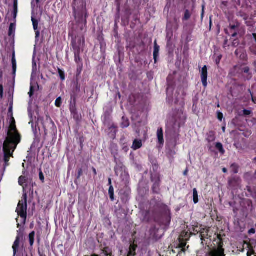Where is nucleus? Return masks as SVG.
<instances>
[{
    "mask_svg": "<svg viewBox=\"0 0 256 256\" xmlns=\"http://www.w3.org/2000/svg\"><path fill=\"white\" fill-rule=\"evenodd\" d=\"M73 8L74 12V16L76 22L82 24L80 28L82 30L84 25L86 24L88 13L86 10V2L85 0H74Z\"/></svg>",
    "mask_w": 256,
    "mask_h": 256,
    "instance_id": "f257e3e1",
    "label": "nucleus"
},
{
    "mask_svg": "<svg viewBox=\"0 0 256 256\" xmlns=\"http://www.w3.org/2000/svg\"><path fill=\"white\" fill-rule=\"evenodd\" d=\"M12 122L7 132V136L4 142L18 146L21 141V136L16 129L14 118H12Z\"/></svg>",
    "mask_w": 256,
    "mask_h": 256,
    "instance_id": "f03ea898",
    "label": "nucleus"
},
{
    "mask_svg": "<svg viewBox=\"0 0 256 256\" xmlns=\"http://www.w3.org/2000/svg\"><path fill=\"white\" fill-rule=\"evenodd\" d=\"M17 146H14L12 144L4 142L3 150L4 152V168L9 166L8 162L10 156H12L13 153Z\"/></svg>",
    "mask_w": 256,
    "mask_h": 256,
    "instance_id": "7ed1b4c3",
    "label": "nucleus"
},
{
    "mask_svg": "<svg viewBox=\"0 0 256 256\" xmlns=\"http://www.w3.org/2000/svg\"><path fill=\"white\" fill-rule=\"evenodd\" d=\"M23 200H20L18 204L16 212L22 218H24V221L26 220L27 213V195L24 194L22 196Z\"/></svg>",
    "mask_w": 256,
    "mask_h": 256,
    "instance_id": "20e7f679",
    "label": "nucleus"
},
{
    "mask_svg": "<svg viewBox=\"0 0 256 256\" xmlns=\"http://www.w3.org/2000/svg\"><path fill=\"white\" fill-rule=\"evenodd\" d=\"M151 181L153 182L152 190L154 194H159L160 192V176L155 175L150 178Z\"/></svg>",
    "mask_w": 256,
    "mask_h": 256,
    "instance_id": "39448f33",
    "label": "nucleus"
},
{
    "mask_svg": "<svg viewBox=\"0 0 256 256\" xmlns=\"http://www.w3.org/2000/svg\"><path fill=\"white\" fill-rule=\"evenodd\" d=\"M84 41L83 36H78L72 38V45L75 52H80L84 46Z\"/></svg>",
    "mask_w": 256,
    "mask_h": 256,
    "instance_id": "423d86ee",
    "label": "nucleus"
},
{
    "mask_svg": "<svg viewBox=\"0 0 256 256\" xmlns=\"http://www.w3.org/2000/svg\"><path fill=\"white\" fill-rule=\"evenodd\" d=\"M208 256H226L223 242H220L217 248H214L208 253Z\"/></svg>",
    "mask_w": 256,
    "mask_h": 256,
    "instance_id": "0eeeda50",
    "label": "nucleus"
},
{
    "mask_svg": "<svg viewBox=\"0 0 256 256\" xmlns=\"http://www.w3.org/2000/svg\"><path fill=\"white\" fill-rule=\"evenodd\" d=\"M24 237V232L20 230L17 231V236L16 240L12 246V250L14 252V256H15L17 252L18 249L20 246V240H22Z\"/></svg>",
    "mask_w": 256,
    "mask_h": 256,
    "instance_id": "6e6552de",
    "label": "nucleus"
},
{
    "mask_svg": "<svg viewBox=\"0 0 256 256\" xmlns=\"http://www.w3.org/2000/svg\"><path fill=\"white\" fill-rule=\"evenodd\" d=\"M200 72L202 85L204 88H206L208 86V68L206 65H204V66L202 68L201 70H200Z\"/></svg>",
    "mask_w": 256,
    "mask_h": 256,
    "instance_id": "1a4fd4ad",
    "label": "nucleus"
},
{
    "mask_svg": "<svg viewBox=\"0 0 256 256\" xmlns=\"http://www.w3.org/2000/svg\"><path fill=\"white\" fill-rule=\"evenodd\" d=\"M208 232L209 230L208 228H202L200 229V238L202 242L205 240L206 238H208Z\"/></svg>",
    "mask_w": 256,
    "mask_h": 256,
    "instance_id": "9d476101",
    "label": "nucleus"
},
{
    "mask_svg": "<svg viewBox=\"0 0 256 256\" xmlns=\"http://www.w3.org/2000/svg\"><path fill=\"white\" fill-rule=\"evenodd\" d=\"M206 140L208 142L210 143L214 142L216 140V133L214 131L210 130L206 134Z\"/></svg>",
    "mask_w": 256,
    "mask_h": 256,
    "instance_id": "9b49d317",
    "label": "nucleus"
},
{
    "mask_svg": "<svg viewBox=\"0 0 256 256\" xmlns=\"http://www.w3.org/2000/svg\"><path fill=\"white\" fill-rule=\"evenodd\" d=\"M157 137L158 143L160 144H163L164 143V140L163 138V130L162 128H159L158 130Z\"/></svg>",
    "mask_w": 256,
    "mask_h": 256,
    "instance_id": "f8f14e48",
    "label": "nucleus"
},
{
    "mask_svg": "<svg viewBox=\"0 0 256 256\" xmlns=\"http://www.w3.org/2000/svg\"><path fill=\"white\" fill-rule=\"evenodd\" d=\"M142 146V141L141 140L135 139L132 143V148L134 150H137Z\"/></svg>",
    "mask_w": 256,
    "mask_h": 256,
    "instance_id": "ddd939ff",
    "label": "nucleus"
},
{
    "mask_svg": "<svg viewBox=\"0 0 256 256\" xmlns=\"http://www.w3.org/2000/svg\"><path fill=\"white\" fill-rule=\"evenodd\" d=\"M159 50H160V46L158 45V44L156 43V40H155L154 42V58L155 63H156L157 62L156 59L158 56Z\"/></svg>",
    "mask_w": 256,
    "mask_h": 256,
    "instance_id": "4468645a",
    "label": "nucleus"
},
{
    "mask_svg": "<svg viewBox=\"0 0 256 256\" xmlns=\"http://www.w3.org/2000/svg\"><path fill=\"white\" fill-rule=\"evenodd\" d=\"M180 242L178 244V248H180V252H178V254H180V252H184L186 251L185 246L186 245V242L180 238H179Z\"/></svg>",
    "mask_w": 256,
    "mask_h": 256,
    "instance_id": "2eb2a0df",
    "label": "nucleus"
},
{
    "mask_svg": "<svg viewBox=\"0 0 256 256\" xmlns=\"http://www.w3.org/2000/svg\"><path fill=\"white\" fill-rule=\"evenodd\" d=\"M16 30V24L14 23H11L10 24L9 29H8V36H12V37H14V34Z\"/></svg>",
    "mask_w": 256,
    "mask_h": 256,
    "instance_id": "dca6fc26",
    "label": "nucleus"
},
{
    "mask_svg": "<svg viewBox=\"0 0 256 256\" xmlns=\"http://www.w3.org/2000/svg\"><path fill=\"white\" fill-rule=\"evenodd\" d=\"M143 221L148 222L150 220V210H145L142 212Z\"/></svg>",
    "mask_w": 256,
    "mask_h": 256,
    "instance_id": "f3484780",
    "label": "nucleus"
},
{
    "mask_svg": "<svg viewBox=\"0 0 256 256\" xmlns=\"http://www.w3.org/2000/svg\"><path fill=\"white\" fill-rule=\"evenodd\" d=\"M239 168H240V166H238V164H237L236 163H234V164H232L230 166V168L232 172L234 174H236L238 173Z\"/></svg>",
    "mask_w": 256,
    "mask_h": 256,
    "instance_id": "a211bd4d",
    "label": "nucleus"
},
{
    "mask_svg": "<svg viewBox=\"0 0 256 256\" xmlns=\"http://www.w3.org/2000/svg\"><path fill=\"white\" fill-rule=\"evenodd\" d=\"M174 78L173 76L171 74H169L167 78V85L168 88L167 89L170 88L172 86H173L174 82H173Z\"/></svg>",
    "mask_w": 256,
    "mask_h": 256,
    "instance_id": "6ab92c4d",
    "label": "nucleus"
},
{
    "mask_svg": "<svg viewBox=\"0 0 256 256\" xmlns=\"http://www.w3.org/2000/svg\"><path fill=\"white\" fill-rule=\"evenodd\" d=\"M130 126L129 120L128 118L123 116L122 118V122L121 123V126L122 128H128Z\"/></svg>",
    "mask_w": 256,
    "mask_h": 256,
    "instance_id": "aec40b11",
    "label": "nucleus"
},
{
    "mask_svg": "<svg viewBox=\"0 0 256 256\" xmlns=\"http://www.w3.org/2000/svg\"><path fill=\"white\" fill-rule=\"evenodd\" d=\"M215 146L222 154H224L225 150L222 143L216 142Z\"/></svg>",
    "mask_w": 256,
    "mask_h": 256,
    "instance_id": "412c9836",
    "label": "nucleus"
},
{
    "mask_svg": "<svg viewBox=\"0 0 256 256\" xmlns=\"http://www.w3.org/2000/svg\"><path fill=\"white\" fill-rule=\"evenodd\" d=\"M34 236H35V232H32L28 236V239L30 242V244L31 246H32L34 244Z\"/></svg>",
    "mask_w": 256,
    "mask_h": 256,
    "instance_id": "4be33fe9",
    "label": "nucleus"
},
{
    "mask_svg": "<svg viewBox=\"0 0 256 256\" xmlns=\"http://www.w3.org/2000/svg\"><path fill=\"white\" fill-rule=\"evenodd\" d=\"M108 194L111 201L114 202V188L112 186H109L108 188Z\"/></svg>",
    "mask_w": 256,
    "mask_h": 256,
    "instance_id": "5701e85b",
    "label": "nucleus"
},
{
    "mask_svg": "<svg viewBox=\"0 0 256 256\" xmlns=\"http://www.w3.org/2000/svg\"><path fill=\"white\" fill-rule=\"evenodd\" d=\"M193 191V201L196 204L198 202V196L196 188H194L192 190Z\"/></svg>",
    "mask_w": 256,
    "mask_h": 256,
    "instance_id": "b1692460",
    "label": "nucleus"
},
{
    "mask_svg": "<svg viewBox=\"0 0 256 256\" xmlns=\"http://www.w3.org/2000/svg\"><path fill=\"white\" fill-rule=\"evenodd\" d=\"M28 178L24 176H20L18 178V184L21 186H24V184L27 182Z\"/></svg>",
    "mask_w": 256,
    "mask_h": 256,
    "instance_id": "393cba45",
    "label": "nucleus"
},
{
    "mask_svg": "<svg viewBox=\"0 0 256 256\" xmlns=\"http://www.w3.org/2000/svg\"><path fill=\"white\" fill-rule=\"evenodd\" d=\"M58 73L61 80L64 81L65 80V74L64 71L58 68Z\"/></svg>",
    "mask_w": 256,
    "mask_h": 256,
    "instance_id": "a878e982",
    "label": "nucleus"
},
{
    "mask_svg": "<svg viewBox=\"0 0 256 256\" xmlns=\"http://www.w3.org/2000/svg\"><path fill=\"white\" fill-rule=\"evenodd\" d=\"M32 20L33 24L34 29V30H36L38 28V21L33 17L32 18Z\"/></svg>",
    "mask_w": 256,
    "mask_h": 256,
    "instance_id": "bb28decb",
    "label": "nucleus"
},
{
    "mask_svg": "<svg viewBox=\"0 0 256 256\" xmlns=\"http://www.w3.org/2000/svg\"><path fill=\"white\" fill-rule=\"evenodd\" d=\"M191 16V14L188 10H186L184 12V16L183 20H188Z\"/></svg>",
    "mask_w": 256,
    "mask_h": 256,
    "instance_id": "cd10ccee",
    "label": "nucleus"
},
{
    "mask_svg": "<svg viewBox=\"0 0 256 256\" xmlns=\"http://www.w3.org/2000/svg\"><path fill=\"white\" fill-rule=\"evenodd\" d=\"M62 102L60 97L58 98L55 101V106L58 108H60L62 106Z\"/></svg>",
    "mask_w": 256,
    "mask_h": 256,
    "instance_id": "c85d7f7f",
    "label": "nucleus"
},
{
    "mask_svg": "<svg viewBox=\"0 0 256 256\" xmlns=\"http://www.w3.org/2000/svg\"><path fill=\"white\" fill-rule=\"evenodd\" d=\"M70 110L71 114L74 116V112H76V110L75 107V106H74V104H70Z\"/></svg>",
    "mask_w": 256,
    "mask_h": 256,
    "instance_id": "c756f323",
    "label": "nucleus"
},
{
    "mask_svg": "<svg viewBox=\"0 0 256 256\" xmlns=\"http://www.w3.org/2000/svg\"><path fill=\"white\" fill-rule=\"evenodd\" d=\"M16 66L17 65H12V75L13 79L14 80L16 78Z\"/></svg>",
    "mask_w": 256,
    "mask_h": 256,
    "instance_id": "7c9ffc66",
    "label": "nucleus"
},
{
    "mask_svg": "<svg viewBox=\"0 0 256 256\" xmlns=\"http://www.w3.org/2000/svg\"><path fill=\"white\" fill-rule=\"evenodd\" d=\"M79 52H74V54H75V60H76V63H79V62H81L80 59V56H79Z\"/></svg>",
    "mask_w": 256,
    "mask_h": 256,
    "instance_id": "2f4dec72",
    "label": "nucleus"
},
{
    "mask_svg": "<svg viewBox=\"0 0 256 256\" xmlns=\"http://www.w3.org/2000/svg\"><path fill=\"white\" fill-rule=\"evenodd\" d=\"M240 26V24L237 23L236 25L230 26V30H234L235 31H238V28Z\"/></svg>",
    "mask_w": 256,
    "mask_h": 256,
    "instance_id": "473e14b6",
    "label": "nucleus"
},
{
    "mask_svg": "<svg viewBox=\"0 0 256 256\" xmlns=\"http://www.w3.org/2000/svg\"><path fill=\"white\" fill-rule=\"evenodd\" d=\"M83 170L82 168H79L78 170V174L76 176V178L78 179L80 178V176L82 175Z\"/></svg>",
    "mask_w": 256,
    "mask_h": 256,
    "instance_id": "72a5a7b5",
    "label": "nucleus"
},
{
    "mask_svg": "<svg viewBox=\"0 0 256 256\" xmlns=\"http://www.w3.org/2000/svg\"><path fill=\"white\" fill-rule=\"evenodd\" d=\"M200 229L202 228H199L198 226L193 228V231L194 232V234H198L199 232L200 233Z\"/></svg>",
    "mask_w": 256,
    "mask_h": 256,
    "instance_id": "f704fd0d",
    "label": "nucleus"
},
{
    "mask_svg": "<svg viewBox=\"0 0 256 256\" xmlns=\"http://www.w3.org/2000/svg\"><path fill=\"white\" fill-rule=\"evenodd\" d=\"M34 87L33 86L31 85L30 87V92L28 93L30 97H32L34 95Z\"/></svg>",
    "mask_w": 256,
    "mask_h": 256,
    "instance_id": "c9c22d12",
    "label": "nucleus"
},
{
    "mask_svg": "<svg viewBox=\"0 0 256 256\" xmlns=\"http://www.w3.org/2000/svg\"><path fill=\"white\" fill-rule=\"evenodd\" d=\"M4 95V87L2 82L0 84V98H3Z\"/></svg>",
    "mask_w": 256,
    "mask_h": 256,
    "instance_id": "e433bc0d",
    "label": "nucleus"
},
{
    "mask_svg": "<svg viewBox=\"0 0 256 256\" xmlns=\"http://www.w3.org/2000/svg\"><path fill=\"white\" fill-rule=\"evenodd\" d=\"M32 75L36 76L37 75V66L36 64L32 65Z\"/></svg>",
    "mask_w": 256,
    "mask_h": 256,
    "instance_id": "4c0bfd02",
    "label": "nucleus"
},
{
    "mask_svg": "<svg viewBox=\"0 0 256 256\" xmlns=\"http://www.w3.org/2000/svg\"><path fill=\"white\" fill-rule=\"evenodd\" d=\"M13 18L14 20H15L18 13V8L13 7Z\"/></svg>",
    "mask_w": 256,
    "mask_h": 256,
    "instance_id": "58836bf2",
    "label": "nucleus"
},
{
    "mask_svg": "<svg viewBox=\"0 0 256 256\" xmlns=\"http://www.w3.org/2000/svg\"><path fill=\"white\" fill-rule=\"evenodd\" d=\"M250 247H249V249H250V252H248L247 253V256H251L252 254H255V252L254 250L252 249V248L250 246H249Z\"/></svg>",
    "mask_w": 256,
    "mask_h": 256,
    "instance_id": "ea45409f",
    "label": "nucleus"
},
{
    "mask_svg": "<svg viewBox=\"0 0 256 256\" xmlns=\"http://www.w3.org/2000/svg\"><path fill=\"white\" fill-rule=\"evenodd\" d=\"M217 118L220 121H222L223 118V114L220 112H217Z\"/></svg>",
    "mask_w": 256,
    "mask_h": 256,
    "instance_id": "a19ab883",
    "label": "nucleus"
},
{
    "mask_svg": "<svg viewBox=\"0 0 256 256\" xmlns=\"http://www.w3.org/2000/svg\"><path fill=\"white\" fill-rule=\"evenodd\" d=\"M12 64H16V60L15 59L14 51H13L12 58Z\"/></svg>",
    "mask_w": 256,
    "mask_h": 256,
    "instance_id": "79ce46f5",
    "label": "nucleus"
},
{
    "mask_svg": "<svg viewBox=\"0 0 256 256\" xmlns=\"http://www.w3.org/2000/svg\"><path fill=\"white\" fill-rule=\"evenodd\" d=\"M251 114V111L248 110H243V114L245 116H248Z\"/></svg>",
    "mask_w": 256,
    "mask_h": 256,
    "instance_id": "37998d69",
    "label": "nucleus"
},
{
    "mask_svg": "<svg viewBox=\"0 0 256 256\" xmlns=\"http://www.w3.org/2000/svg\"><path fill=\"white\" fill-rule=\"evenodd\" d=\"M238 44H239V42L236 40H234V41L232 43V46L234 47H236V46H238Z\"/></svg>",
    "mask_w": 256,
    "mask_h": 256,
    "instance_id": "c03bdc74",
    "label": "nucleus"
},
{
    "mask_svg": "<svg viewBox=\"0 0 256 256\" xmlns=\"http://www.w3.org/2000/svg\"><path fill=\"white\" fill-rule=\"evenodd\" d=\"M255 232H256V230H255V229H254V228H250V229L248 230V234H255Z\"/></svg>",
    "mask_w": 256,
    "mask_h": 256,
    "instance_id": "a18cd8bd",
    "label": "nucleus"
},
{
    "mask_svg": "<svg viewBox=\"0 0 256 256\" xmlns=\"http://www.w3.org/2000/svg\"><path fill=\"white\" fill-rule=\"evenodd\" d=\"M117 127L114 125V124H112L110 128V130H112V132L113 130H114V132L116 133V129Z\"/></svg>",
    "mask_w": 256,
    "mask_h": 256,
    "instance_id": "49530a36",
    "label": "nucleus"
},
{
    "mask_svg": "<svg viewBox=\"0 0 256 256\" xmlns=\"http://www.w3.org/2000/svg\"><path fill=\"white\" fill-rule=\"evenodd\" d=\"M135 254V252L134 251H132L131 250L128 252V254L127 256H134Z\"/></svg>",
    "mask_w": 256,
    "mask_h": 256,
    "instance_id": "de8ad7c7",
    "label": "nucleus"
},
{
    "mask_svg": "<svg viewBox=\"0 0 256 256\" xmlns=\"http://www.w3.org/2000/svg\"><path fill=\"white\" fill-rule=\"evenodd\" d=\"M116 10H117L116 15L118 16V18H119V17H120L119 14H120V6L119 4H118V7H117Z\"/></svg>",
    "mask_w": 256,
    "mask_h": 256,
    "instance_id": "09e8293b",
    "label": "nucleus"
},
{
    "mask_svg": "<svg viewBox=\"0 0 256 256\" xmlns=\"http://www.w3.org/2000/svg\"><path fill=\"white\" fill-rule=\"evenodd\" d=\"M40 178L42 181H43L44 180V176L42 172H40Z\"/></svg>",
    "mask_w": 256,
    "mask_h": 256,
    "instance_id": "8fccbe9b",
    "label": "nucleus"
},
{
    "mask_svg": "<svg viewBox=\"0 0 256 256\" xmlns=\"http://www.w3.org/2000/svg\"><path fill=\"white\" fill-rule=\"evenodd\" d=\"M13 7L18 8V0H14Z\"/></svg>",
    "mask_w": 256,
    "mask_h": 256,
    "instance_id": "3c124183",
    "label": "nucleus"
},
{
    "mask_svg": "<svg viewBox=\"0 0 256 256\" xmlns=\"http://www.w3.org/2000/svg\"><path fill=\"white\" fill-rule=\"evenodd\" d=\"M250 70V68L248 67H246L244 68V73H248Z\"/></svg>",
    "mask_w": 256,
    "mask_h": 256,
    "instance_id": "603ef678",
    "label": "nucleus"
},
{
    "mask_svg": "<svg viewBox=\"0 0 256 256\" xmlns=\"http://www.w3.org/2000/svg\"><path fill=\"white\" fill-rule=\"evenodd\" d=\"M221 58H222V56H218V58L216 59V64H218L220 63V60Z\"/></svg>",
    "mask_w": 256,
    "mask_h": 256,
    "instance_id": "864d4df0",
    "label": "nucleus"
},
{
    "mask_svg": "<svg viewBox=\"0 0 256 256\" xmlns=\"http://www.w3.org/2000/svg\"><path fill=\"white\" fill-rule=\"evenodd\" d=\"M73 117L75 119H76V120L78 119V114L77 112H76L74 113Z\"/></svg>",
    "mask_w": 256,
    "mask_h": 256,
    "instance_id": "5fc2aeb1",
    "label": "nucleus"
},
{
    "mask_svg": "<svg viewBox=\"0 0 256 256\" xmlns=\"http://www.w3.org/2000/svg\"><path fill=\"white\" fill-rule=\"evenodd\" d=\"M108 185L109 186H112V180L111 178H108Z\"/></svg>",
    "mask_w": 256,
    "mask_h": 256,
    "instance_id": "6e6d98bb",
    "label": "nucleus"
},
{
    "mask_svg": "<svg viewBox=\"0 0 256 256\" xmlns=\"http://www.w3.org/2000/svg\"><path fill=\"white\" fill-rule=\"evenodd\" d=\"M35 31H36V38L38 39V38L40 36V33L39 31H38V30H35Z\"/></svg>",
    "mask_w": 256,
    "mask_h": 256,
    "instance_id": "4d7b16f0",
    "label": "nucleus"
},
{
    "mask_svg": "<svg viewBox=\"0 0 256 256\" xmlns=\"http://www.w3.org/2000/svg\"><path fill=\"white\" fill-rule=\"evenodd\" d=\"M166 222H167L166 225H169L170 222V216H168L166 218Z\"/></svg>",
    "mask_w": 256,
    "mask_h": 256,
    "instance_id": "13d9d810",
    "label": "nucleus"
},
{
    "mask_svg": "<svg viewBox=\"0 0 256 256\" xmlns=\"http://www.w3.org/2000/svg\"><path fill=\"white\" fill-rule=\"evenodd\" d=\"M126 12L128 16H130L131 14L130 10L128 8L126 9Z\"/></svg>",
    "mask_w": 256,
    "mask_h": 256,
    "instance_id": "bf43d9fd",
    "label": "nucleus"
},
{
    "mask_svg": "<svg viewBox=\"0 0 256 256\" xmlns=\"http://www.w3.org/2000/svg\"><path fill=\"white\" fill-rule=\"evenodd\" d=\"M238 34V31H234V32L232 34V36L233 38L236 37Z\"/></svg>",
    "mask_w": 256,
    "mask_h": 256,
    "instance_id": "052dcab7",
    "label": "nucleus"
},
{
    "mask_svg": "<svg viewBox=\"0 0 256 256\" xmlns=\"http://www.w3.org/2000/svg\"><path fill=\"white\" fill-rule=\"evenodd\" d=\"M3 76V72L2 71V68H0V80L2 79Z\"/></svg>",
    "mask_w": 256,
    "mask_h": 256,
    "instance_id": "680f3d73",
    "label": "nucleus"
},
{
    "mask_svg": "<svg viewBox=\"0 0 256 256\" xmlns=\"http://www.w3.org/2000/svg\"><path fill=\"white\" fill-rule=\"evenodd\" d=\"M92 172H93V173H94V175L96 176L97 174V172H96V169L94 167H92Z\"/></svg>",
    "mask_w": 256,
    "mask_h": 256,
    "instance_id": "e2e57ef3",
    "label": "nucleus"
},
{
    "mask_svg": "<svg viewBox=\"0 0 256 256\" xmlns=\"http://www.w3.org/2000/svg\"><path fill=\"white\" fill-rule=\"evenodd\" d=\"M188 168H186L183 172V174L184 176H187L188 174Z\"/></svg>",
    "mask_w": 256,
    "mask_h": 256,
    "instance_id": "0e129e2a",
    "label": "nucleus"
},
{
    "mask_svg": "<svg viewBox=\"0 0 256 256\" xmlns=\"http://www.w3.org/2000/svg\"><path fill=\"white\" fill-rule=\"evenodd\" d=\"M38 253L40 256H46L45 254L42 252H41L40 250L38 251Z\"/></svg>",
    "mask_w": 256,
    "mask_h": 256,
    "instance_id": "69168bd1",
    "label": "nucleus"
},
{
    "mask_svg": "<svg viewBox=\"0 0 256 256\" xmlns=\"http://www.w3.org/2000/svg\"><path fill=\"white\" fill-rule=\"evenodd\" d=\"M233 182H235V179L234 178H232V180H230L228 181L230 185H231Z\"/></svg>",
    "mask_w": 256,
    "mask_h": 256,
    "instance_id": "338daca9",
    "label": "nucleus"
},
{
    "mask_svg": "<svg viewBox=\"0 0 256 256\" xmlns=\"http://www.w3.org/2000/svg\"><path fill=\"white\" fill-rule=\"evenodd\" d=\"M252 36L254 38V39L255 42H256V34H253Z\"/></svg>",
    "mask_w": 256,
    "mask_h": 256,
    "instance_id": "774afa93",
    "label": "nucleus"
}]
</instances>
